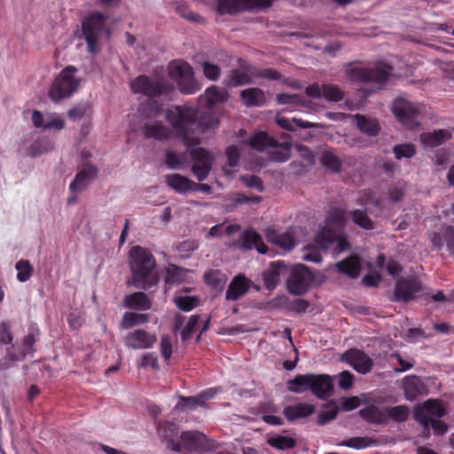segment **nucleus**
I'll list each match as a JSON object with an SVG mask.
<instances>
[{
	"label": "nucleus",
	"instance_id": "obj_20",
	"mask_svg": "<svg viewBox=\"0 0 454 454\" xmlns=\"http://www.w3.org/2000/svg\"><path fill=\"white\" fill-rule=\"evenodd\" d=\"M421 286L416 279H398L395 289V297L396 301H408L419 292Z\"/></svg>",
	"mask_w": 454,
	"mask_h": 454
},
{
	"label": "nucleus",
	"instance_id": "obj_62",
	"mask_svg": "<svg viewBox=\"0 0 454 454\" xmlns=\"http://www.w3.org/2000/svg\"><path fill=\"white\" fill-rule=\"evenodd\" d=\"M276 100L278 105H305L304 102L295 94L280 93L277 95Z\"/></svg>",
	"mask_w": 454,
	"mask_h": 454
},
{
	"label": "nucleus",
	"instance_id": "obj_27",
	"mask_svg": "<svg viewBox=\"0 0 454 454\" xmlns=\"http://www.w3.org/2000/svg\"><path fill=\"white\" fill-rule=\"evenodd\" d=\"M315 412L314 405L307 403H297L285 407L283 413L287 420L307 418Z\"/></svg>",
	"mask_w": 454,
	"mask_h": 454
},
{
	"label": "nucleus",
	"instance_id": "obj_34",
	"mask_svg": "<svg viewBox=\"0 0 454 454\" xmlns=\"http://www.w3.org/2000/svg\"><path fill=\"white\" fill-rule=\"evenodd\" d=\"M265 235L269 242L277 245L283 250L288 251L294 247V239L289 234H279L274 229L268 228Z\"/></svg>",
	"mask_w": 454,
	"mask_h": 454
},
{
	"label": "nucleus",
	"instance_id": "obj_53",
	"mask_svg": "<svg viewBox=\"0 0 454 454\" xmlns=\"http://www.w3.org/2000/svg\"><path fill=\"white\" fill-rule=\"evenodd\" d=\"M375 443L376 441H372L369 438L354 437L342 442L340 445L359 450L372 446Z\"/></svg>",
	"mask_w": 454,
	"mask_h": 454
},
{
	"label": "nucleus",
	"instance_id": "obj_33",
	"mask_svg": "<svg viewBox=\"0 0 454 454\" xmlns=\"http://www.w3.org/2000/svg\"><path fill=\"white\" fill-rule=\"evenodd\" d=\"M216 394L215 388H208L202 393H200L197 396H190L186 398H182L181 402L177 404V406L181 410H191L194 409L197 406H203L207 400L212 398Z\"/></svg>",
	"mask_w": 454,
	"mask_h": 454
},
{
	"label": "nucleus",
	"instance_id": "obj_40",
	"mask_svg": "<svg viewBox=\"0 0 454 454\" xmlns=\"http://www.w3.org/2000/svg\"><path fill=\"white\" fill-rule=\"evenodd\" d=\"M358 129L368 136H376L380 132V125L376 120L356 114L355 116Z\"/></svg>",
	"mask_w": 454,
	"mask_h": 454
},
{
	"label": "nucleus",
	"instance_id": "obj_8",
	"mask_svg": "<svg viewBox=\"0 0 454 454\" xmlns=\"http://www.w3.org/2000/svg\"><path fill=\"white\" fill-rule=\"evenodd\" d=\"M422 108V105L402 97L397 98L392 105V111L396 119L410 129L419 125L418 119Z\"/></svg>",
	"mask_w": 454,
	"mask_h": 454
},
{
	"label": "nucleus",
	"instance_id": "obj_44",
	"mask_svg": "<svg viewBox=\"0 0 454 454\" xmlns=\"http://www.w3.org/2000/svg\"><path fill=\"white\" fill-rule=\"evenodd\" d=\"M387 422L389 419L395 422L405 421L410 414V410L406 405H397L393 407H386Z\"/></svg>",
	"mask_w": 454,
	"mask_h": 454
},
{
	"label": "nucleus",
	"instance_id": "obj_63",
	"mask_svg": "<svg viewBox=\"0 0 454 454\" xmlns=\"http://www.w3.org/2000/svg\"><path fill=\"white\" fill-rule=\"evenodd\" d=\"M64 121L53 114H47L44 129H55L60 130L64 128Z\"/></svg>",
	"mask_w": 454,
	"mask_h": 454
},
{
	"label": "nucleus",
	"instance_id": "obj_18",
	"mask_svg": "<svg viewBox=\"0 0 454 454\" xmlns=\"http://www.w3.org/2000/svg\"><path fill=\"white\" fill-rule=\"evenodd\" d=\"M288 272L287 266L281 261L272 262L263 272V284L268 290H273L279 284L281 278Z\"/></svg>",
	"mask_w": 454,
	"mask_h": 454
},
{
	"label": "nucleus",
	"instance_id": "obj_37",
	"mask_svg": "<svg viewBox=\"0 0 454 454\" xmlns=\"http://www.w3.org/2000/svg\"><path fill=\"white\" fill-rule=\"evenodd\" d=\"M360 416L368 422L374 424H386L387 413L386 407L380 409L377 406L371 405L359 411Z\"/></svg>",
	"mask_w": 454,
	"mask_h": 454
},
{
	"label": "nucleus",
	"instance_id": "obj_57",
	"mask_svg": "<svg viewBox=\"0 0 454 454\" xmlns=\"http://www.w3.org/2000/svg\"><path fill=\"white\" fill-rule=\"evenodd\" d=\"M323 98H325L327 101L337 102L342 99L343 94L339 87L335 85H324L322 87Z\"/></svg>",
	"mask_w": 454,
	"mask_h": 454
},
{
	"label": "nucleus",
	"instance_id": "obj_17",
	"mask_svg": "<svg viewBox=\"0 0 454 454\" xmlns=\"http://www.w3.org/2000/svg\"><path fill=\"white\" fill-rule=\"evenodd\" d=\"M131 90L135 93L154 97L161 95L166 90V85L160 81H151L147 76L141 75L131 82Z\"/></svg>",
	"mask_w": 454,
	"mask_h": 454
},
{
	"label": "nucleus",
	"instance_id": "obj_46",
	"mask_svg": "<svg viewBox=\"0 0 454 454\" xmlns=\"http://www.w3.org/2000/svg\"><path fill=\"white\" fill-rule=\"evenodd\" d=\"M204 279L207 285L218 287L225 283L226 276L219 270H210L205 273Z\"/></svg>",
	"mask_w": 454,
	"mask_h": 454
},
{
	"label": "nucleus",
	"instance_id": "obj_39",
	"mask_svg": "<svg viewBox=\"0 0 454 454\" xmlns=\"http://www.w3.org/2000/svg\"><path fill=\"white\" fill-rule=\"evenodd\" d=\"M149 320V315L144 313L136 312H125L122 316L120 325L122 329H130L138 325L147 323Z\"/></svg>",
	"mask_w": 454,
	"mask_h": 454
},
{
	"label": "nucleus",
	"instance_id": "obj_12",
	"mask_svg": "<svg viewBox=\"0 0 454 454\" xmlns=\"http://www.w3.org/2000/svg\"><path fill=\"white\" fill-rule=\"evenodd\" d=\"M272 0H217L218 12L224 13H237L247 10L268 7Z\"/></svg>",
	"mask_w": 454,
	"mask_h": 454
},
{
	"label": "nucleus",
	"instance_id": "obj_9",
	"mask_svg": "<svg viewBox=\"0 0 454 454\" xmlns=\"http://www.w3.org/2000/svg\"><path fill=\"white\" fill-rule=\"evenodd\" d=\"M314 279L313 274L304 265L294 266L286 280L288 292L294 295L305 294Z\"/></svg>",
	"mask_w": 454,
	"mask_h": 454
},
{
	"label": "nucleus",
	"instance_id": "obj_47",
	"mask_svg": "<svg viewBox=\"0 0 454 454\" xmlns=\"http://www.w3.org/2000/svg\"><path fill=\"white\" fill-rule=\"evenodd\" d=\"M325 250L326 249H321L315 240L314 244H309L305 247L302 258L308 262H320L322 261L320 251Z\"/></svg>",
	"mask_w": 454,
	"mask_h": 454
},
{
	"label": "nucleus",
	"instance_id": "obj_41",
	"mask_svg": "<svg viewBox=\"0 0 454 454\" xmlns=\"http://www.w3.org/2000/svg\"><path fill=\"white\" fill-rule=\"evenodd\" d=\"M276 121L281 128H283L286 130H290V131L294 129V126H297V127H300L302 129L320 127V125L317 123L309 122V121H302L301 119H296V118L288 119L286 117L277 116Z\"/></svg>",
	"mask_w": 454,
	"mask_h": 454
},
{
	"label": "nucleus",
	"instance_id": "obj_58",
	"mask_svg": "<svg viewBox=\"0 0 454 454\" xmlns=\"http://www.w3.org/2000/svg\"><path fill=\"white\" fill-rule=\"evenodd\" d=\"M269 443L279 450L291 449L295 445V442L293 438L288 436H277L269 440Z\"/></svg>",
	"mask_w": 454,
	"mask_h": 454
},
{
	"label": "nucleus",
	"instance_id": "obj_38",
	"mask_svg": "<svg viewBox=\"0 0 454 454\" xmlns=\"http://www.w3.org/2000/svg\"><path fill=\"white\" fill-rule=\"evenodd\" d=\"M311 379L312 373L296 375L293 380L287 381V389L293 393H302L310 389Z\"/></svg>",
	"mask_w": 454,
	"mask_h": 454
},
{
	"label": "nucleus",
	"instance_id": "obj_55",
	"mask_svg": "<svg viewBox=\"0 0 454 454\" xmlns=\"http://www.w3.org/2000/svg\"><path fill=\"white\" fill-rule=\"evenodd\" d=\"M199 243L196 240H184L176 246V251L183 258H188L198 249Z\"/></svg>",
	"mask_w": 454,
	"mask_h": 454
},
{
	"label": "nucleus",
	"instance_id": "obj_26",
	"mask_svg": "<svg viewBox=\"0 0 454 454\" xmlns=\"http://www.w3.org/2000/svg\"><path fill=\"white\" fill-rule=\"evenodd\" d=\"M171 130L158 121L148 120L145 122L143 135L146 138L166 140L170 137Z\"/></svg>",
	"mask_w": 454,
	"mask_h": 454
},
{
	"label": "nucleus",
	"instance_id": "obj_29",
	"mask_svg": "<svg viewBox=\"0 0 454 454\" xmlns=\"http://www.w3.org/2000/svg\"><path fill=\"white\" fill-rule=\"evenodd\" d=\"M229 98L228 91L223 89L212 85L208 87L205 92L200 97V100L205 103L208 107L223 104Z\"/></svg>",
	"mask_w": 454,
	"mask_h": 454
},
{
	"label": "nucleus",
	"instance_id": "obj_31",
	"mask_svg": "<svg viewBox=\"0 0 454 454\" xmlns=\"http://www.w3.org/2000/svg\"><path fill=\"white\" fill-rule=\"evenodd\" d=\"M403 389L407 400L412 401L420 395L426 393V387L421 380L415 376L410 375L404 378Z\"/></svg>",
	"mask_w": 454,
	"mask_h": 454
},
{
	"label": "nucleus",
	"instance_id": "obj_52",
	"mask_svg": "<svg viewBox=\"0 0 454 454\" xmlns=\"http://www.w3.org/2000/svg\"><path fill=\"white\" fill-rule=\"evenodd\" d=\"M356 203L362 206L372 204L377 207H380V200L376 198L373 192L369 190H364L358 192L356 197Z\"/></svg>",
	"mask_w": 454,
	"mask_h": 454
},
{
	"label": "nucleus",
	"instance_id": "obj_51",
	"mask_svg": "<svg viewBox=\"0 0 454 454\" xmlns=\"http://www.w3.org/2000/svg\"><path fill=\"white\" fill-rule=\"evenodd\" d=\"M393 152L397 160L403 158L410 159L416 154V148L412 144H401L393 148Z\"/></svg>",
	"mask_w": 454,
	"mask_h": 454
},
{
	"label": "nucleus",
	"instance_id": "obj_1",
	"mask_svg": "<svg viewBox=\"0 0 454 454\" xmlns=\"http://www.w3.org/2000/svg\"><path fill=\"white\" fill-rule=\"evenodd\" d=\"M165 119L171 126L177 139L187 149L201 142L200 133L215 130L218 128L219 119L211 113L199 114L197 108L188 106H173L167 109Z\"/></svg>",
	"mask_w": 454,
	"mask_h": 454
},
{
	"label": "nucleus",
	"instance_id": "obj_14",
	"mask_svg": "<svg viewBox=\"0 0 454 454\" xmlns=\"http://www.w3.org/2000/svg\"><path fill=\"white\" fill-rule=\"evenodd\" d=\"M342 360L361 374L371 372L374 364L373 360L369 356L357 348L346 351L342 356Z\"/></svg>",
	"mask_w": 454,
	"mask_h": 454
},
{
	"label": "nucleus",
	"instance_id": "obj_15",
	"mask_svg": "<svg viewBox=\"0 0 454 454\" xmlns=\"http://www.w3.org/2000/svg\"><path fill=\"white\" fill-rule=\"evenodd\" d=\"M347 219L346 211L340 207H332L327 211L325 225L318 232L325 231V237L333 235L335 231L343 228Z\"/></svg>",
	"mask_w": 454,
	"mask_h": 454
},
{
	"label": "nucleus",
	"instance_id": "obj_36",
	"mask_svg": "<svg viewBox=\"0 0 454 454\" xmlns=\"http://www.w3.org/2000/svg\"><path fill=\"white\" fill-rule=\"evenodd\" d=\"M450 133L446 129H438L433 132L423 133L420 135V142L426 147H435L449 140Z\"/></svg>",
	"mask_w": 454,
	"mask_h": 454
},
{
	"label": "nucleus",
	"instance_id": "obj_59",
	"mask_svg": "<svg viewBox=\"0 0 454 454\" xmlns=\"http://www.w3.org/2000/svg\"><path fill=\"white\" fill-rule=\"evenodd\" d=\"M185 160L184 154L176 153L173 151H168L166 153V164L170 168H180Z\"/></svg>",
	"mask_w": 454,
	"mask_h": 454
},
{
	"label": "nucleus",
	"instance_id": "obj_11",
	"mask_svg": "<svg viewBox=\"0 0 454 454\" xmlns=\"http://www.w3.org/2000/svg\"><path fill=\"white\" fill-rule=\"evenodd\" d=\"M190 154L193 160L192 173L199 181L205 180L212 168L214 156L201 147L191 150Z\"/></svg>",
	"mask_w": 454,
	"mask_h": 454
},
{
	"label": "nucleus",
	"instance_id": "obj_43",
	"mask_svg": "<svg viewBox=\"0 0 454 454\" xmlns=\"http://www.w3.org/2000/svg\"><path fill=\"white\" fill-rule=\"evenodd\" d=\"M320 162L333 172H339L341 168V162L338 156L327 149L322 151Z\"/></svg>",
	"mask_w": 454,
	"mask_h": 454
},
{
	"label": "nucleus",
	"instance_id": "obj_16",
	"mask_svg": "<svg viewBox=\"0 0 454 454\" xmlns=\"http://www.w3.org/2000/svg\"><path fill=\"white\" fill-rule=\"evenodd\" d=\"M157 341L155 334L143 329L129 333L124 338V344L132 349H145L152 348Z\"/></svg>",
	"mask_w": 454,
	"mask_h": 454
},
{
	"label": "nucleus",
	"instance_id": "obj_25",
	"mask_svg": "<svg viewBox=\"0 0 454 454\" xmlns=\"http://www.w3.org/2000/svg\"><path fill=\"white\" fill-rule=\"evenodd\" d=\"M97 172V169L92 165H84L76 174L74 180L70 184V190L73 192H80L96 177Z\"/></svg>",
	"mask_w": 454,
	"mask_h": 454
},
{
	"label": "nucleus",
	"instance_id": "obj_22",
	"mask_svg": "<svg viewBox=\"0 0 454 454\" xmlns=\"http://www.w3.org/2000/svg\"><path fill=\"white\" fill-rule=\"evenodd\" d=\"M250 286L251 281L247 278L245 275L239 274L235 276L226 290V299L230 301H237L248 292Z\"/></svg>",
	"mask_w": 454,
	"mask_h": 454
},
{
	"label": "nucleus",
	"instance_id": "obj_61",
	"mask_svg": "<svg viewBox=\"0 0 454 454\" xmlns=\"http://www.w3.org/2000/svg\"><path fill=\"white\" fill-rule=\"evenodd\" d=\"M202 67L203 74L207 79L215 81L219 78L221 74V69L218 66L209 62H204Z\"/></svg>",
	"mask_w": 454,
	"mask_h": 454
},
{
	"label": "nucleus",
	"instance_id": "obj_49",
	"mask_svg": "<svg viewBox=\"0 0 454 454\" xmlns=\"http://www.w3.org/2000/svg\"><path fill=\"white\" fill-rule=\"evenodd\" d=\"M176 307L184 311H190L199 305V300L195 296H177L174 298Z\"/></svg>",
	"mask_w": 454,
	"mask_h": 454
},
{
	"label": "nucleus",
	"instance_id": "obj_7",
	"mask_svg": "<svg viewBox=\"0 0 454 454\" xmlns=\"http://www.w3.org/2000/svg\"><path fill=\"white\" fill-rule=\"evenodd\" d=\"M82 33L87 43L88 51L96 53L99 51V40L106 32L105 17L99 12H92L82 21Z\"/></svg>",
	"mask_w": 454,
	"mask_h": 454
},
{
	"label": "nucleus",
	"instance_id": "obj_2",
	"mask_svg": "<svg viewBox=\"0 0 454 454\" xmlns=\"http://www.w3.org/2000/svg\"><path fill=\"white\" fill-rule=\"evenodd\" d=\"M129 265L131 278L129 286L140 289H149L157 286L160 278L156 271V261L153 254L140 246L133 247L129 253Z\"/></svg>",
	"mask_w": 454,
	"mask_h": 454
},
{
	"label": "nucleus",
	"instance_id": "obj_19",
	"mask_svg": "<svg viewBox=\"0 0 454 454\" xmlns=\"http://www.w3.org/2000/svg\"><path fill=\"white\" fill-rule=\"evenodd\" d=\"M316 242L321 249H330L333 247L337 254L344 252L349 248V243L346 237L328 235L325 237V231L317 232L316 235Z\"/></svg>",
	"mask_w": 454,
	"mask_h": 454
},
{
	"label": "nucleus",
	"instance_id": "obj_56",
	"mask_svg": "<svg viewBox=\"0 0 454 454\" xmlns=\"http://www.w3.org/2000/svg\"><path fill=\"white\" fill-rule=\"evenodd\" d=\"M17 278L20 282H26L31 277L33 267L28 261L20 260L16 263Z\"/></svg>",
	"mask_w": 454,
	"mask_h": 454
},
{
	"label": "nucleus",
	"instance_id": "obj_30",
	"mask_svg": "<svg viewBox=\"0 0 454 454\" xmlns=\"http://www.w3.org/2000/svg\"><path fill=\"white\" fill-rule=\"evenodd\" d=\"M123 305L134 310H147L152 308V301L145 293L136 292L124 297Z\"/></svg>",
	"mask_w": 454,
	"mask_h": 454
},
{
	"label": "nucleus",
	"instance_id": "obj_54",
	"mask_svg": "<svg viewBox=\"0 0 454 454\" xmlns=\"http://www.w3.org/2000/svg\"><path fill=\"white\" fill-rule=\"evenodd\" d=\"M339 412V409L333 403H329L325 406V410L322 411L317 416L318 424L324 425L333 419H334Z\"/></svg>",
	"mask_w": 454,
	"mask_h": 454
},
{
	"label": "nucleus",
	"instance_id": "obj_21",
	"mask_svg": "<svg viewBox=\"0 0 454 454\" xmlns=\"http://www.w3.org/2000/svg\"><path fill=\"white\" fill-rule=\"evenodd\" d=\"M333 385L330 376L313 374L310 380V390L317 398L325 400L333 393Z\"/></svg>",
	"mask_w": 454,
	"mask_h": 454
},
{
	"label": "nucleus",
	"instance_id": "obj_5",
	"mask_svg": "<svg viewBox=\"0 0 454 454\" xmlns=\"http://www.w3.org/2000/svg\"><path fill=\"white\" fill-rule=\"evenodd\" d=\"M168 73L175 81L184 94H193L200 90V85L194 80L192 67L184 60H174L168 64Z\"/></svg>",
	"mask_w": 454,
	"mask_h": 454
},
{
	"label": "nucleus",
	"instance_id": "obj_10",
	"mask_svg": "<svg viewBox=\"0 0 454 454\" xmlns=\"http://www.w3.org/2000/svg\"><path fill=\"white\" fill-rule=\"evenodd\" d=\"M446 413L444 407L436 400H427L414 410V418L429 432L430 419L442 418Z\"/></svg>",
	"mask_w": 454,
	"mask_h": 454
},
{
	"label": "nucleus",
	"instance_id": "obj_50",
	"mask_svg": "<svg viewBox=\"0 0 454 454\" xmlns=\"http://www.w3.org/2000/svg\"><path fill=\"white\" fill-rule=\"evenodd\" d=\"M91 113V108L87 103H81L71 108L67 115L73 121H78L82 118L90 115Z\"/></svg>",
	"mask_w": 454,
	"mask_h": 454
},
{
	"label": "nucleus",
	"instance_id": "obj_42",
	"mask_svg": "<svg viewBox=\"0 0 454 454\" xmlns=\"http://www.w3.org/2000/svg\"><path fill=\"white\" fill-rule=\"evenodd\" d=\"M249 145L254 149L262 151L267 147L275 146L276 142L273 138L270 137L265 132H257L254 134L249 139Z\"/></svg>",
	"mask_w": 454,
	"mask_h": 454
},
{
	"label": "nucleus",
	"instance_id": "obj_6",
	"mask_svg": "<svg viewBox=\"0 0 454 454\" xmlns=\"http://www.w3.org/2000/svg\"><path fill=\"white\" fill-rule=\"evenodd\" d=\"M392 75V68L387 64H379L374 68L352 67L347 69L346 77L352 82H371L382 85Z\"/></svg>",
	"mask_w": 454,
	"mask_h": 454
},
{
	"label": "nucleus",
	"instance_id": "obj_64",
	"mask_svg": "<svg viewBox=\"0 0 454 454\" xmlns=\"http://www.w3.org/2000/svg\"><path fill=\"white\" fill-rule=\"evenodd\" d=\"M339 387L341 389H349L354 382V375L348 371H343L339 375Z\"/></svg>",
	"mask_w": 454,
	"mask_h": 454
},
{
	"label": "nucleus",
	"instance_id": "obj_4",
	"mask_svg": "<svg viewBox=\"0 0 454 454\" xmlns=\"http://www.w3.org/2000/svg\"><path fill=\"white\" fill-rule=\"evenodd\" d=\"M256 77L280 81L283 84L294 89L301 88L298 81H290L289 79L283 78L277 70L270 68L263 69L262 71H256L253 68L233 70L229 75L226 85L229 87L241 86L251 82L252 80Z\"/></svg>",
	"mask_w": 454,
	"mask_h": 454
},
{
	"label": "nucleus",
	"instance_id": "obj_60",
	"mask_svg": "<svg viewBox=\"0 0 454 454\" xmlns=\"http://www.w3.org/2000/svg\"><path fill=\"white\" fill-rule=\"evenodd\" d=\"M13 340L11 326L8 323L0 322V345H10Z\"/></svg>",
	"mask_w": 454,
	"mask_h": 454
},
{
	"label": "nucleus",
	"instance_id": "obj_45",
	"mask_svg": "<svg viewBox=\"0 0 454 454\" xmlns=\"http://www.w3.org/2000/svg\"><path fill=\"white\" fill-rule=\"evenodd\" d=\"M352 222L364 230H372L374 228L373 222L368 217L364 211L356 209L349 213Z\"/></svg>",
	"mask_w": 454,
	"mask_h": 454
},
{
	"label": "nucleus",
	"instance_id": "obj_13",
	"mask_svg": "<svg viewBox=\"0 0 454 454\" xmlns=\"http://www.w3.org/2000/svg\"><path fill=\"white\" fill-rule=\"evenodd\" d=\"M206 436L198 431L184 432L180 437V443L169 442L168 448L176 451L183 449L187 451H198L204 448Z\"/></svg>",
	"mask_w": 454,
	"mask_h": 454
},
{
	"label": "nucleus",
	"instance_id": "obj_35",
	"mask_svg": "<svg viewBox=\"0 0 454 454\" xmlns=\"http://www.w3.org/2000/svg\"><path fill=\"white\" fill-rule=\"evenodd\" d=\"M335 267L339 271L345 273L352 278H356L360 273L361 262L358 256L352 255L346 260L337 262Z\"/></svg>",
	"mask_w": 454,
	"mask_h": 454
},
{
	"label": "nucleus",
	"instance_id": "obj_48",
	"mask_svg": "<svg viewBox=\"0 0 454 454\" xmlns=\"http://www.w3.org/2000/svg\"><path fill=\"white\" fill-rule=\"evenodd\" d=\"M226 156H227V159H228V165L229 166L223 167V172L227 176H231L232 173H233V170L230 169L229 167L230 168H236V167H238L239 160V153L238 149L235 146L231 145V146H228L227 149H226Z\"/></svg>",
	"mask_w": 454,
	"mask_h": 454
},
{
	"label": "nucleus",
	"instance_id": "obj_3",
	"mask_svg": "<svg viewBox=\"0 0 454 454\" xmlns=\"http://www.w3.org/2000/svg\"><path fill=\"white\" fill-rule=\"evenodd\" d=\"M78 69L74 66L65 67L53 80L48 95L55 103L72 97L81 87L82 79L77 74Z\"/></svg>",
	"mask_w": 454,
	"mask_h": 454
},
{
	"label": "nucleus",
	"instance_id": "obj_24",
	"mask_svg": "<svg viewBox=\"0 0 454 454\" xmlns=\"http://www.w3.org/2000/svg\"><path fill=\"white\" fill-rule=\"evenodd\" d=\"M166 184L179 194H186L195 187V183L180 174H168L164 176Z\"/></svg>",
	"mask_w": 454,
	"mask_h": 454
},
{
	"label": "nucleus",
	"instance_id": "obj_23",
	"mask_svg": "<svg viewBox=\"0 0 454 454\" xmlns=\"http://www.w3.org/2000/svg\"><path fill=\"white\" fill-rule=\"evenodd\" d=\"M198 320L199 316L196 315L186 317L181 314H177L174 318L173 331L175 333H179L182 340L184 341L190 338Z\"/></svg>",
	"mask_w": 454,
	"mask_h": 454
},
{
	"label": "nucleus",
	"instance_id": "obj_28",
	"mask_svg": "<svg viewBox=\"0 0 454 454\" xmlns=\"http://www.w3.org/2000/svg\"><path fill=\"white\" fill-rule=\"evenodd\" d=\"M239 247L245 250L255 248L262 254L267 253L266 245L262 242L261 236L254 231H247L241 234Z\"/></svg>",
	"mask_w": 454,
	"mask_h": 454
},
{
	"label": "nucleus",
	"instance_id": "obj_32",
	"mask_svg": "<svg viewBox=\"0 0 454 454\" xmlns=\"http://www.w3.org/2000/svg\"><path fill=\"white\" fill-rule=\"evenodd\" d=\"M240 98L247 107L262 106L267 100L265 92L259 88H249L241 90Z\"/></svg>",
	"mask_w": 454,
	"mask_h": 454
}]
</instances>
